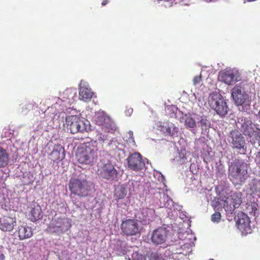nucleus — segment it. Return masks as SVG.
<instances>
[{"label":"nucleus","mask_w":260,"mask_h":260,"mask_svg":"<svg viewBox=\"0 0 260 260\" xmlns=\"http://www.w3.org/2000/svg\"><path fill=\"white\" fill-rule=\"evenodd\" d=\"M248 169L244 160L235 158L229 164L228 178L234 185H242L249 177Z\"/></svg>","instance_id":"f257e3e1"},{"label":"nucleus","mask_w":260,"mask_h":260,"mask_svg":"<svg viewBox=\"0 0 260 260\" xmlns=\"http://www.w3.org/2000/svg\"><path fill=\"white\" fill-rule=\"evenodd\" d=\"M220 197L224 201L225 211L230 213H232L242 203V193L240 192L231 191L226 188L221 190Z\"/></svg>","instance_id":"f03ea898"},{"label":"nucleus","mask_w":260,"mask_h":260,"mask_svg":"<svg viewBox=\"0 0 260 260\" xmlns=\"http://www.w3.org/2000/svg\"><path fill=\"white\" fill-rule=\"evenodd\" d=\"M231 94L235 104L239 107L240 110L247 111L250 109L251 97L240 85H236L232 88Z\"/></svg>","instance_id":"7ed1b4c3"},{"label":"nucleus","mask_w":260,"mask_h":260,"mask_svg":"<svg viewBox=\"0 0 260 260\" xmlns=\"http://www.w3.org/2000/svg\"><path fill=\"white\" fill-rule=\"evenodd\" d=\"M91 185L85 179L71 178L69 188L72 194L80 197H86L91 190Z\"/></svg>","instance_id":"20e7f679"},{"label":"nucleus","mask_w":260,"mask_h":260,"mask_svg":"<svg viewBox=\"0 0 260 260\" xmlns=\"http://www.w3.org/2000/svg\"><path fill=\"white\" fill-rule=\"evenodd\" d=\"M76 156L80 164L92 165L97 158V154L92 146H85L78 149Z\"/></svg>","instance_id":"39448f33"},{"label":"nucleus","mask_w":260,"mask_h":260,"mask_svg":"<svg viewBox=\"0 0 260 260\" xmlns=\"http://www.w3.org/2000/svg\"><path fill=\"white\" fill-rule=\"evenodd\" d=\"M209 104L211 108L219 116L223 117L228 114L229 108L225 100L220 94L212 95L209 100Z\"/></svg>","instance_id":"423d86ee"},{"label":"nucleus","mask_w":260,"mask_h":260,"mask_svg":"<svg viewBox=\"0 0 260 260\" xmlns=\"http://www.w3.org/2000/svg\"><path fill=\"white\" fill-rule=\"evenodd\" d=\"M68 131L72 134L78 132L83 133L86 131L85 123L77 115H70L66 117V122L63 124Z\"/></svg>","instance_id":"0eeeda50"},{"label":"nucleus","mask_w":260,"mask_h":260,"mask_svg":"<svg viewBox=\"0 0 260 260\" xmlns=\"http://www.w3.org/2000/svg\"><path fill=\"white\" fill-rule=\"evenodd\" d=\"M95 121L96 124L101 126V129L105 130V132L114 134L117 129L114 122L105 112H99L95 117Z\"/></svg>","instance_id":"6e6552de"},{"label":"nucleus","mask_w":260,"mask_h":260,"mask_svg":"<svg viewBox=\"0 0 260 260\" xmlns=\"http://www.w3.org/2000/svg\"><path fill=\"white\" fill-rule=\"evenodd\" d=\"M229 142L232 144L233 149H236L241 154L246 152L245 140L242 134L237 129L232 130L229 135Z\"/></svg>","instance_id":"1a4fd4ad"},{"label":"nucleus","mask_w":260,"mask_h":260,"mask_svg":"<svg viewBox=\"0 0 260 260\" xmlns=\"http://www.w3.org/2000/svg\"><path fill=\"white\" fill-rule=\"evenodd\" d=\"M98 175L100 178L107 181L116 180L118 172L114 166L110 162L103 164L98 167Z\"/></svg>","instance_id":"9d476101"},{"label":"nucleus","mask_w":260,"mask_h":260,"mask_svg":"<svg viewBox=\"0 0 260 260\" xmlns=\"http://www.w3.org/2000/svg\"><path fill=\"white\" fill-rule=\"evenodd\" d=\"M120 229L122 233L126 236H136L140 234V228L137 220L127 219L122 221Z\"/></svg>","instance_id":"9b49d317"},{"label":"nucleus","mask_w":260,"mask_h":260,"mask_svg":"<svg viewBox=\"0 0 260 260\" xmlns=\"http://www.w3.org/2000/svg\"><path fill=\"white\" fill-rule=\"evenodd\" d=\"M169 231L167 228L160 227L153 231L151 240L155 245H160L166 242L169 238Z\"/></svg>","instance_id":"f8f14e48"},{"label":"nucleus","mask_w":260,"mask_h":260,"mask_svg":"<svg viewBox=\"0 0 260 260\" xmlns=\"http://www.w3.org/2000/svg\"><path fill=\"white\" fill-rule=\"evenodd\" d=\"M128 167L134 171H139L143 169L145 163L139 152H135L131 154L127 158Z\"/></svg>","instance_id":"ddd939ff"},{"label":"nucleus","mask_w":260,"mask_h":260,"mask_svg":"<svg viewBox=\"0 0 260 260\" xmlns=\"http://www.w3.org/2000/svg\"><path fill=\"white\" fill-rule=\"evenodd\" d=\"M237 225L238 229L243 234H247L251 232L250 220L249 217L243 212L238 215Z\"/></svg>","instance_id":"4468645a"},{"label":"nucleus","mask_w":260,"mask_h":260,"mask_svg":"<svg viewBox=\"0 0 260 260\" xmlns=\"http://www.w3.org/2000/svg\"><path fill=\"white\" fill-rule=\"evenodd\" d=\"M238 123L240 124L239 129L246 137L258 128L251 120L246 118H241V122L238 121Z\"/></svg>","instance_id":"2eb2a0df"},{"label":"nucleus","mask_w":260,"mask_h":260,"mask_svg":"<svg viewBox=\"0 0 260 260\" xmlns=\"http://www.w3.org/2000/svg\"><path fill=\"white\" fill-rule=\"evenodd\" d=\"M69 219L67 218L54 217L51 221L49 229L53 232L63 233L65 231L64 224L69 223Z\"/></svg>","instance_id":"dca6fc26"},{"label":"nucleus","mask_w":260,"mask_h":260,"mask_svg":"<svg viewBox=\"0 0 260 260\" xmlns=\"http://www.w3.org/2000/svg\"><path fill=\"white\" fill-rule=\"evenodd\" d=\"M16 225V219L9 216L0 218V229L3 232H11Z\"/></svg>","instance_id":"f3484780"},{"label":"nucleus","mask_w":260,"mask_h":260,"mask_svg":"<svg viewBox=\"0 0 260 260\" xmlns=\"http://www.w3.org/2000/svg\"><path fill=\"white\" fill-rule=\"evenodd\" d=\"M220 80L228 85H231L237 81L234 71L232 70H223L220 73Z\"/></svg>","instance_id":"a211bd4d"},{"label":"nucleus","mask_w":260,"mask_h":260,"mask_svg":"<svg viewBox=\"0 0 260 260\" xmlns=\"http://www.w3.org/2000/svg\"><path fill=\"white\" fill-rule=\"evenodd\" d=\"M16 233L20 240L29 238L33 235L32 229L27 225L18 226Z\"/></svg>","instance_id":"6ab92c4d"},{"label":"nucleus","mask_w":260,"mask_h":260,"mask_svg":"<svg viewBox=\"0 0 260 260\" xmlns=\"http://www.w3.org/2000/svg\"><path fill=\"white\" fill-rule=\"evenodd\" d=\"M159 130L161 131L166 136L174 137L178 135V128L175 126L173 124L167 123L165 125H160Z\"/></svg>","instance_id":"aec40b11"},{"label":"nucleus","mask_w":260,"mask_h":260,"mask_svg":"<svg viewBox=\"0 0 260 260\" xmlns=\"http://www.w3.org/2000/svg\"><path fill=\"white\" fill-rule=\"evenodd\" d=\"M42 211L40 206L39 205H34L31 207V209L28 214V218L33 222L41 219L42 217Z\"/></svg>","instance_id":"412c9836"},{"label":"nucleus","mask_w":260,"mask_h":260,"mask_svg":"<svg viewBox=\"0 0 260 260\" xmlns=\"http://www.w3.org/2000/svg\"><path fill=\"white\" fill-rule=\"evenodd\" d=\"M154 211L150 208H143L136 215V217L141 221H146L150 220V218L154 214Z\"/></svg>","instance_id":"4be33fe9"},{"label":"nucleus","mask_w":260,"mask_h":260,"mask_svg":"<svg viewBox=\"0 0 260 260\" xmlns=\"http://www.w3.org/2000/svg\"><path fill=\"white\" fill-rule=\"evenodd\" d=\"M248 142L253 145L255 148L260 146V128L257 129L254 132L246 136Z\"/></svg>","instance_id":"5701e85b"},{"label":"nucleus","mask_w":260,"mask_h":260,"mask_svg":"<svg viewBox=\"0 0 260 260\" xmlns=\"http://www.w3.org/2000/svg\"><path fill=\"white\" fill-rule=\"evenodd\" d=\"M93 92L91 89L85 86H81L79 88V99L83 101L91 99Z\"/></svg>","instance_id":"b1692460"},{"label":"nucleus","mask_w":260,"mask_h":260,"mask_svg":"<svg viewBox=\"0 0 260 260\" xmlns=\"http://www.w3.org/2000/svg\"><path fill=\"white\" fill-rule=\"evenodd\" d=\"M108 132H105L102 129H98L95 131V140L101 144H103L106 141L109 140V136L107 134Z\"/></svg>","instance_id":"393cba45"},{"label":"nucleus","mask_w":260,"mask_h":260,"mask_svg":"<svg viewBox=\"0 0 260 260\" xmlns=\"http://www.w3.org/2000/svg\"><path fill=\"white\" fill-rule=\"evenodd\" d=\"M64 149L60 148L59 150L53 149L50 154L51 159L54 161L62 160L64 157Z\"/></svg>","instance_id":"a878e982"},{"label":"nucleus","mask_w":260,"mask_h":260,"mask_svg":"<svg viewBox=\"0 0 260 260\" xmlns=\"http://www.w3.org/2000/svg\"><path fill=\"white\" fill-rule=\"evenodd\" d=\"M127 190L123 185H119L115 190L114 197L116 200L123 199L127 194Z\"/></svg>","instance_id":"bb28decb"},{"label":"nucleus","mask_w":260,"mask_h":260,"mask_svg":"<svg viewBox=\"0 0 260 260\" xmlns=\"http://www.w3.org/2000/svg\"><path fill=\"white\" fill-rule=\"evenodd\" d=\"M34 181V175L29 172L23 174L21 178V184L23 185H29Z\"/></svg>","instance_id":"cd10ccee"},{"label":"nucleus","mask_w":260,"mask_h":260,"mask_svg":"<svg viewBox=\"0 0 260 260\" xmlns=\"http://www.w3.org/2000/svg\"><path fill=\"white\" fill-rule=\"evenodd\" d=\"M9 155L7 151L0 147V168L6 166L9 162Z\"/></svg>","instance_id":"c85d7f7f"},{"label":"nucleus","mask_w":260,"mask_h":260,"mask_svg":"<svg viewBox=\"0 0 260 260\" xmlns=\"http://www.w3.org/2000/svg\"><path fill=\"white\" fill-rule=\"evenodd\" d=\"M219 196V198H215L211 202V205L215 209H222V207L224 208V201L220 197V192Z\"/></svg>","instance_id":"c756f323"},{"label":"nucleus","mask_w":260,"mask_h":260,"mask_svg":"<svg viewBox=\"0 0 260 260\" xmlns=\"http://www.w3.org/2000/svg\"><path fill=\"white\" fill-rule=\"evenodd\" d=\"M167 114L171 118H177V113H180V111L178 110V108L174 106H169L167 108Z\"/></svg>","instance_id":"7c9ffc66"},{"label":"nucleus","mask_w":260,"mask_h":260,"mask_svg":"<svg viewBox=\"0 0 260 260\" xmlns=\"http://www.w3.org/2000/svg\"><path fill=\"white\" fill-rule=\"evenodd\" d=\"M76 94V88H70L66 90L63 92V95L67 96V99H73Z\"/></svg>","instance_id":"2f4dec72"},{"label":"nucleus","mask_w":260,"mask_h":260,"mask_svg":"<svg viewBox=\"0 0 260 260\" xmlns=\"http://www.w3.org/2000/svg\"><path fill=\"white\" fill-rule=\"evenodd\" d=\"M250 194H255L260 191V184L256 182H253L250 185Z\"/></svg>","instance_id":"473e14b6"},{"label":"nucleus","mask_w":260,"mask_h":260,"mask_svg":"<svg viewBox=\"0 0 260 260\" xmlns=\"http://www.w3.org/2000/svg\"><path fill=\"white\" fill-rule=\"evenodd\" d=\"M185 125L187 127L194 128L196 126L195 120L191 117H187L185 121Z\"/></svg>","instance_id":"72a5a7b5"},{"label":"nucleus","mask_w":260,"mask_h":260,"mask_svg":"<svg viewBox=\"0 0 260 260\" xmlns=\"http://www.w3.org/2000/svg\"><path fill=\"white\" fill-rule=\"evenodd\" d=\"M200 126L203 129H207L210 126V123L208 120L206 118H202L200 122Z\"/></svg>","instance_id":"f704fd0d"},{"label":"nucleus","mask_w":260,"mask_h":260,"mask_svg":"<svg viewBox=\"0 0 260 260\" xmlns=\"http://www.w3.org/2000/svg\"><path fill=\"white\" fill-rule=\"evenodd\" d=\"M221 214L219 212H216L211 216V220L213 222H219L221 219Z\"/></svg>","instance_id":"c9c22d12"},{"label":"nucleus","mask_w":260,"mask_h":260,"mask_svg":"<svg viewBox=\"0 0 260 260\" xmlns=\"http://www.w3.org/2000/svg\"><path fill=\"white\" fill-rule=\"evenodd\" d=\"M247 209L249 211L248 212L251 215H253L254 216L255 215L256 211H257V209L255 206V204L249 205Z\"/></svg>","instance_id":"e433bc0d"},{"label":"nucleus","mask_w":260,"mask_h":260,"mask_svg":"<svg viewBox=\"0 0 260 260\" xmlns=\"http://www.w3.org/2000/svg\"><path fill=\"white\" fill-rule=\"evenodd\" d=\"M202 79L201 75L195 76L193 79V84L196 85L198 84H199L201 82Z\"/></svg>","instance_id":"4c0bfd02"},{"label":"nucleus","mask_w":260,"mask_h":260,"mask_svg":"<svg viewBox=\"0 0 260 260\" xmlns=\"http://www.w3.org/2000/svg\"><path fill=\"white\" fill-rule=\"evenodd\" d=\"M128 135L129 136V139H131L133 142L135 143L134 138L133 132L130 131L128 132Z\"/></svg>","instance_id":"58836bf2"},{"label":"nucleus","mask_w":260,"mask_h":260,"mask_svg":"<svg viewBox=\"0 0 260 260\" xmlns=\"http://www.w3.org/2000/svg\"><path fill=\"white\" fill-rule=\"evenodd\" d=\"M133 109H132V108H129V109H127V110L125 111V114H126L127 116H130V115H131V114L133 113Z\"/></svg>","instance_id":"ea45409f"},{"label":"nucleus","mask_w":260,"mask_h":260,"mask_svg":"<svg viewBox=\"0 0 260 260\" xmlns=\"http://www.w3.org/2000/svg\"><path fill=\"white\" fill-rule=\"evenodd\" d=\"M116 142H114L113 141H110V142L108 143V146L109 147L112 146L113 145H114L115 147H116Z\"/></svg>","instance_id":"a19ab883"},{"label":"nucleus","mask_w":260,"mask_h":260,"mask_svg":"<svg viewBox=\"0 0 260 260\" xmlns=\"http://www.w3.org/2000/svg\"><path fill=\"white\" fill-rule=\"evenodd\" d=\"M108 3V0H103L102 3V5L103 6H105L106 4H107Z\"/></svg>","instance_id":"79ce46f5"},{"label":"nucleus","mask_w":260,"mask_h":260,"mask_svg":"<svg viewBox=\"0 0 260 260\" xmlns=\"http://www.w3.org/2000/svg\"><path fill=\"white\" fill-rule=\"evenodd\" d=\"M4 255L3 254H0V260H4Z\"/></svg>","instance_id":"37998d69"},{"label":"nucleus","mask_w":260,"mask_h":260,"mask_svg":"<svg viewBox=\"0 0 260 260\" xmlns=\"http://www.w3.org/2000/svg\"><path fill=\"white\" fill-rule=\"evenodd\" d=\"M112 150H114V148H112L111 149Z\"/></svg>","instance_id":"c03bdc74"}]
</instances>
